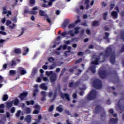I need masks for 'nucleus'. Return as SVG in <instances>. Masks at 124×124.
I'll return each instance as SVG.
<instances>
[{"label": "nucleus", "mask_w": 124, "mask_h": 124, "mask_svg": "<svg viewBox=\"0 0 124 124\" xmlns=\"http://www.w3.org/2000/svg\"><path fill=\"white\" fill-rule=\"evenodd\" d=\"M13 105V102L11 101V102H7L6 103V108L8 109H10V108L12 107Z\"/></svg>", "instance_id": "nucleus-21"}, {"label": "nucleus", "mask_w": 124, "mask_h": 124, "mask_svg": "<svg viewBox=\"0 0 124 124\" xmlns=\"http://www.w3.org/2000/svg\"><path fill=\"white\" fill-rule=\"evenodd\" d=\"M69 23H70V20H69V19L65 20L62 25V28L65 29V28H66L67 26L69 25Z\"/></svg>", "instance_id": "nucleus-11"}, {"label": "nucleus", "mask_w": 124, "mask_h": 124, "mask_svg": "<svg viewBox=\"0 0 124 124\" xmlns=\"http://www.w3.org/2000/svg\"><path fill=\"white\" fill-rule=\"evenodd\" d=\"M74 30H75V31H74L75 34H78V33H79V30H80V28L76 27L75 28Z\"/></svg>", "instance_id": "nucleus-34"}, {"label": "nucleus", "mask_w": 124, "mask_h": 124, "mask_svg": "<svg viewBox=\"0 0 124 124\" xmlns=\"http://www.w3.org/2000/svg\"><path fill=\"white\" fill-rule=\"evenodd\" d=\"M7 68V64L5 63L3 65V69L5 70Z\"/></svg>", "instance_id": "nucleus-56"}, {"label": "nucleus", "mask_w": 124, "mask_h": 124, "mask_svg": "<svg viewBox=\"0 0 124 124\" xmlns=\"http://www.w3.org/2000/svg\"><path fill=\"white\" fill-rule=\"evenodd\" d=\"M33 107L35 109H36L37 110L40 109V106H39L38 105H35V106H34Z\"/></svg>", "instance_id": "nucleus-45"}, {"label": "nucleus", "mask_w": 124, "mask_h": 124, "mask_svg": "<svg viewBox=\"0 0 124 124\" xmlns=\"http://www.w3.org/2000/svg\"><path fill=\"white\" fill-rule=\"evenodd\" d=\"M39 15L40 16H43L44 17H46V18H48V15L45 13V12L40 10L39 12Z\"/></svg>", "instance_id": "nucleus-15"}, {"label": "nucleus", "mask_w": 124, "mask_h": 124, "mask_svg": "<svg viewBox=\"0 0 124 124\" xmlns=\"http://www.w3.org/2000/svg\"><path fill=\"white\" fill-rule=\"evenodd\" d=\"M111 16H113L114 18H117L118 17V13L116 11H113L111 12Z\"/></svg>", "instance_id": "nucleus-29"}, {"label": "nucleus", "mask_w": 124, "mask_h": 124, "mask_svg": "<svg viewBox=\"0 0 124 124\" xmlns=\"http://www.w3.org/2000/svg\"><path fill=\"white\" fill-rule=\"evenodd\" d=\"M110 62L111 64H115L116 62V55L115 54V51H113L111 47H107L104 52H101L100 55L97 57H95V60L92 62V64H95V65H98V62H104L106 58H108L110 56Z\"/></svg>", "instance_id": "nucleus-1"}, {"label": "nucleus", "mask_w": 124, "mask_h": 124, "mask_svg": "<svg viewBox=\"0 0 124 124\" xmlns=\"http://www.w3.org/2000/svg\"><path fill=\"white\" fill-rule=\"evenodd\" d=\"M96 67H95L94 65L90 67V70L93 73H95L96 70L95 68Z\"/></svg>", "instance_id": "nucleus-28"}, {"label": "nucleus", "mask_w": 124, "mask_h": 124, "mask_svg": "<svg viewBox=\"0 0 124 124\" xmlns=\"http://www.w3.org/2000/svg\"><path fill=\"white\" fill-rule=\"evenodd\" d=\"M101 110V106L98 105L95 108L94 113L95 114H97L99 113V111Z\"/></svg>", "instance_id": "nucleus-14"}, {"label": "nucleus", "mask_w": 124, "mask_h": 124, "mask_svg": "<svg viewBox=\"0 0 124 124\" xmlns=\"http://www.w3.org/2000/svg\"><path fill=\"white\" fill-rule=\"evenodd\" d=\"M36 82H37V83H40V82H41V78H38L36 79Z\"/></svg>", "instance_id": "nucleus-63"}, {"label": "nucleus", "mask_w": 124, "mask_h": 124, "mask_svg": "<svg viewBox=\"0 0 124 124\" xmlns=\"http://www.w3.org/2000/svg\"><path fill=\"white\" fill-rule=\"evenodd\" d=\"M83 54H84V52L80 51L78 53V56H83Z\"/></svg>", "instance_id": "nucleus-64"}, {"label": "nucleus", "mask_w": 124, "mask_h": 124, "mask_svg": "<svg viewBox=\"0 0 124 124\" xmlns=\"http://www.w3.org/2000/svg\"><path fill=\"white\" fill-rule=\"evenodd\" d=\"M4 107V104H1L0 105V113H4V110L2 109Z\"/></svg>", "instance_id": "nucleus-27"}, {"label": "nucleus", "mask_w": 124, "mask_h": 124, "mask_svg": "<svg viewBox=\"0 0 124 124\" xmlns=\"http://www.w3.org/2000/svg\"><path fill=\"white\" fill-rule=\"evenodd\" d=\"M23 56H26L27 54H28V52H29V48L28 47L25 46L23 48Z\"/></svg>", "instance_id": "nucleus-18"}, {"label": "nucleus", "mask_w": 124, "mask_h": 124, "mask_svg": "<svg viewBox=\"0 0 124 124\" xmlns=\"http://www.w3.org/2000/svg\"><path fill=\"white\" fill-rule=\"evenodd\" d=\"M56 110L60 113H62V112L63 111V108L60 107H57L56 108Z\"/></svg>", "instance_id": "nucleus-32"}, {"label": "nucleus", "mask_w": 124, "mask_h": 124, "mask_svg": "<svg viewBox=\"0 0 124 124\" xmlns=\"http://www.w3.org/2000/svg\"><path fill=\"white\" fill-rule=\"evenodd\" d=\"M81 84V81L80 80H78L76 82L74 83V88H77V87L80 86Z\"/></svg>", "instance_id": "nucleus-24"}, {"label": "nucleus", "mask_w": 124, "mask_h": 124, "mask_svg": "<svg viewBox=\"0 0 124 124\" xmlns=\"http://www.w3.org/2000/svg\"><path fill=\"white\" fill-rule=\"evenodd\" d=\"M17 72L20 73L21 75H25V74H27V71H26L24 68L21 67L18 68Z\"/></svg>", "instance_id": "nucleus-9"}, {"label": "nucleus", "mask_w": 124, "mask_h": 124, "mask_svg": "<svg viewBox=\"0 0 124 124\" xmlns=\"http://www.w3.org/2000/svg\"><path fill=\"white\" fill-rule=\"evenodd\" d=\"M109 122L111 124H118V118H111L109 120Z\"/></svg>", "instance_id": "nucleus-16"}, {"label": "nucleus", "mask_w": 124, "mask_h": 124, "mask_svg": "<svg viewBox=\"0 0 124 124\" xmlns=\"http://www.w3.org/2000/svg\"><path fill=\"white\" fill-rule=\"evenodd\" d=\"M11 113H15V107H13L11 109Z\"/></svg>", "instance_id": "nucleus-61"}, {"label": "nucleus", "mask_w": 124, "mask_h": 124, "mask_svg": "<svg viewBox=\"0 0 124 124\" xmlns=\"http://www.w3.org/2000/svg\"><path fill=\"white\" fill-rule=\"evenodd\" d=\"M25 121H26L27 123H31V116L30 115H27L25 119Z\"/></svg>", "instance_id": "nucleus-22"}, {"label": "nucleus", "mask_w": 124, "mask_h": 124, "mask_svg": "<svg viewBox=\"0 0 124 124\" xmlns=\"http://www.w3.org/2000/svg\"><path fill=\"white\" fill-rule=\"evenodd\" d=\"M40 88L44 91H47L48 87L46 86V83H43L40 85Z\"/></svg>", "instance_id": "nucleus-13"}, {"label": "nucleus", "mask_w": 124, "mask_h": 124, "mask_svg": "<svg viewBox=\"0 0 124 124\" xmlns=\"http://www.w3.org/2000/svg\"><path fill=\"white\" fill-rule=\"evenodd\" d=\"M25 112L26 114H31V108H26L25 109Z\"/></svg>", "instance_id": "nucleus-39"}, {"label": "nucleus", "mask_w": 124, "mask_h": 124, "mask_svg": "<svg viewBox=\"0 0 124 124\" xmlns=\"http://www.w3.org/2000/svg\"><path fill=\"white\" fill-rule=\"evenodd\" d=\"M68 53H70L71 54H74V52H71V50H68V51H65L64 52V54L65 56H66V57H68V56H69V54H68Z\"/></svg>", "instance_id": "nucleus-31"}, {"label": "nucleus", "mask_w": 124, "mask_h": 124, "mask_svg": "<svg viewBox=\"0 0 124 124\" xmlns=\"http://www.w3.org/2000/svg\"><path fill=\"white\" fill-rule=\"evenodd\" d=\"M92 25L93 27H98L99 26V21L97 20L93 21Z\"/></svg>", "instance_id": "nucleus-20"}, {"label": "nucleus", "mask_w": 124, "mask_h": 124, "mask_svg": "<svg viewBox=\"0 0 124 124\" xmlns=\"http://www.w3.org/2000/svg\"><path fill=\"white\" fill-rule=\"evenodd\" d=\"M120 53H124V45L121 47V49L120 51Z\"/></svg>", "instance_id": "nucleus-62"}, {"label": "nucleus", "mask_w": 124, "mask_h": 124, "mask_svg": "<svg viewBox=\"0 0 124 124\" xmlns=\"http://www.w3.org/2000/svg\"><path fill=\"white\" fill-rule=\"evenodd\" d=\"M41 94L42 95V96H46V92L45 91H42L41 92Z\"/></svg>", "instance_id": "nucleus-51"}, {"label": "nucleus", "mask_w": 124, "mask_h": 124, "mask_svg": "<svg viewBox=\"0 0 124 124\" xmlns=\"http://www.w3.org/2000/svg\"><path fill=\"white\" fill-rule=\"evenodd\" d=\"M107 15H108V13L107 12L103 14V18L104 21H106V20L107 19Z\"/></svg>", "instance_id": "nucleus-33"}, {"label": "nucleus", "mask_w": 124, "mask_h": 124, "mask_svg": "<svg viewBox=\"0 0 124 124\" xmlns=\"http://www.w3.org/2000/svg\"><path fill=\"white\" fill-rule=\"evenodd\" d=\"M105 36L104 37V39H107V41L109 42V38H108V37H109V35H110V33L107 32H105Z\"/></svg>", "instance_id": "nucleus-25"}, {"label": "nucleus", "mask_w": 124, "mask_h": 124, "mask_svg": "<svg viewBox=\"0 0 124 124\" xmlns=\"http://www.w3.org/2000/svg\"><path fill=\"white\" fill-rule=\"evenodd\" d=\"M110 10H113V8H114V7H115V4H110Z\"/></svg>", "instance_id": "nucleus-54"}, {"label": "nucleus", "mask_w": 124, "mask_h": 124, "mask_svg": "<svg viewBox=\"0 0 124 124\" xmlns=\"http://www.w3.org/2000/svg\"><path fill=\"white\" fill-rule=\"evenodd\" d=\"M56 0H48V4L47 5H46V4H43L42 5V7H45V8H46L47 7H51L52 5H53V2H55Z\"/></svg>", "instance_id": "nucleus-6"}, {"label": "nucleus", "mask_w": 124, "mask_h": 124, "mask_svg": "<svg viewBox=\"0 0 124 124\" xmlns=\"http://www.w3.org/2000/svg\"><path fill=\"white\" fill-rule=\"evenodd\" d=\"M0 34H2L3 35H6L7 33H6V32L3 31H0Z\"/></svg>", "instance_id": "nucleus-55"}, {"label": "nucleus", "mask_w": 124, "mask_h": 124, "mask_svg": "<svg viewBox=\"0 0 124 124\" xmlns=\"http://www.w3.org/2000/svg\"><path fill=\"white\" fill-rule=\"evenodd\" d=\"M97 95V92L94 90H93L86 96V99L87 100H93L96 98Z\"/></svg>", "instance_id": "nucleus-2"}, {"label": "nucleus", "mask_w": 124, "mask_h": 124, "mask_svg": "<svg viewBox=\"0 0 124 124\" xmlns=\"http://www.w3.org/2000/svg\"><path fill=\"white\" fill-rule=\"evenodd\" d=\"M14 105L17 106L18 104H19V100L17 98H16L14 100Z\"/></svg>", "instance_id": "nucleus-38"}, {"label": "nucleus", "mask_w": 124, "mask_h": 124, "mask_svg": "<svg viewBox=\"0 0 124 124\" xmlns=\"http://www.w3.org/2000/svg\"><path fill=\"white\" fill-rule=\"evenodd\" d=\"M11 21H10V20H7L6 21V25L7 26H9V25H11Z\"/></svg>", "instance_id": "nucleus-58"}, {"label": "nucleus", "mask_w": 124, "mask_h": 124, "mask_svg": "<svg viewBox=\"0 0 124 124\" xmlns=\"http://www.w3.org/2000/svg\"><path fill=\"white\" fill-rule=\"evenodd\" d=\"M78 73L76 74V75H78V76L80 75V74H81V73H82V70H80V69L78 70Z\"/></svg>", "instance_id": "nucleus-60"}, {"label": "nucleus", "mask_w": 124, "mask_h": 124, "mask_svg": "<svg viewBox=\"0 0 124 124\" xmlns=\"http://www.w3.org/2000/svg\"><path fill=\"white\" fill-rule=\"evenodd\" d=\"M65 71H66V68H64L63 69H62L60 74V77H62V76L63 75V74L64 73V72H65Z\"/></svg>", "instance_id": "nucleus-36"}, {"label": "nucleus", "mask_w": 124, "mask_h": 124, "mask_svg": "<svg viewBox=\"0 0 124 124\" xmlns=\"http://www.w3.org/2000/svg\"><path fill=\"white\" fill-rule=\"evenodd\" d=\"M4 81V78H3V77H1V76H0V84H1Z\"/></svg>", "instance_id": "nucleus-52"}, {"label": "nucleus", "mask_w": 124, "mask_h": 124, "mask_svg": "<svg viewBox=\"0 0 124 124\" xmlns=\"http://www.w3.org/2000/svg\"><path fill=\"white\" fill-rule=\"evenodd\" d=\"M46 75H47V76H50V75H53V71H46Z\"/></svg>", "instance_id": "nucleus-40"}, {"label": "nucleus", "mask_w": 124, "mask_h": 124, "mask_svg": "<svg viewBox=\"0 0 124 124\" xmlns=\"http://www.w3.org/2000/svg\"><path fill=\"white\" fill-rule=\"evenodd\" d=\"M60 96L62 98H66L67 101H70V97L69 96V94H68V93H63L62 92H61Z\"/></svg>", "instance_id": "nucleus-7"}, {"label": "nucleus", "mask_w": 124, "mask_h": 124, "mask_svg": "<svg viewBox=\"0 0 124 124\" xmlns=\"http://www.w3.org/2000/svg\"><path fill=\"white\" fill-rule=\"evenodd\" d=\"M28 95V92H23L19 95L20 100H24Z\"/></svg>", "instance_id": "nucleus-10"}, {"label": "nucleus", "mask_w": 124, "mask_h": 124, "mask_svg": "<svg viewBox=\"0 0 124 124\" xmlns=\"http://www.w3.org/2000/svg\"><path fill=\"white\" fill-rule=\"evenodd\" d=\"M68 28L69 29H72L73 28H75V24H69L68 26Z\"/></svg>", "instance_id": "nucleus-42"}, {"label": "nucleus", "mask_w": 124, "mask_h": 124, "mask_svg": "<svg viewBox=\"0 0 124 124\" xmlns=\"http://www.w3.org/2000/svg\"><path fill=\"white\" fill-rule=\"evenodd\" d=\"M115 75L116 76V77L115 78V80H116L117 83H119L120 82V78H119L117 72L115 73Z\"/></svg>", "instance_id": "nucleus-43"}, {"label": "nucleus", "mask_w": 124, "mask_h": 124, "mask_svg": "<svg viewBox=\"0 0 124 124\" xmlns=\"http://www.w3.org/2000/svg\"><path fill=\"white\" fill-rule=\"evenodd\" d=\"M93 86L97 90L101 89L102 87V82L100 80L97 79L93 82Z\"/></svg>", "instance_id": "nucleus-3"}, {"label": "nucleus", "mask_w": 124, "mask_h": 124, "mask_svg": "<svg viewBox=\"0 0 124 124\" xmlns=\"http://www.w3.org/2000/svg\"><path fill=\"white\" fill-rule=\"evenodd\" d=\"M16 73L17 72L16 70H11L9 71V75H10V76H12V75H14V74H16Z\"/></svg>", "instance_id": "nucleus-26"}, {"label": "nucleus", "mask_w": 124, "mask_h": 124, "mask_svg": "<svg viewBox=\"0 0 124 124\" xmlns=\"http://www.w3.org/2000/svg\"><path fill=\"white\" fill-rule=\"evenodd\" d=\"M20 114H21V110H18L16 115V117H20Z\"/></svg>", "instance_id": "nucleus-53"}, {"label": "nucleus", "mask_w": 124, "mask_h": 124, "mask_svg": "<svg viewBox=\"0 0 124 124\" xmlns=\"http://www.w3.org/2000/svg\"><path fill=\"white\" fill-rule=\"evenodd\" d=\"M3 11L2 12L3 14H7V11H6V7H3Z\"/></svg>", "instance_id": "nucleus-46"}, {"label": "nucleus", "mask_w": 124, "mask_h": 124, "mask_svg": "<svg viewBox=\"0 0 124 124\" xmlns=\"http://www.w3.org/2000/svg\"><path fill=\"white\" fill-rule=\"evenodd\" d=\"M98 75L101 79H105L107 77V72L106 70H99Z\"/></svg>", "instance_id": "nucleus-5"}, {"label": "nucleus", "mask_w": 124, "mask_h": 124, "mask_svg": "<svg viewBox=\"0 0 124 124\" xmlns=\"http://www.w3.org/2000/svg\"><path fill=\"white\" fill-rule=\"evenodd\" d=\"M9 66H12V67H13V66H16L17 65V63H16V62L14 60H12L8 64Z\"/></svg>", "instance_id": "nucleus-19"}, {"label": "nucleus", "mask_w": 124, "mask_h": 124, "mask_svg": "<svg viewBox=\"0 0 124 124\" xmlns=\"http://www.w3.org/2000/svg\"><path fill=\"white\" fill-rule=\"evenodd\" d=\"M8 99V95L7 94H4L2 97L3 101H6Z\"/></svg>", "instance_id": "nucleus-35"}, {"label": "nucleus", "mask_w": 124, "mask_h": 124, "mask_svg": "<svg viewBox=\"0 0 124 124\" xmlns=\"http://www.w3.org/2000/svg\"><path fill=\"white\" fill-rule=\"evenodd\" d=\"M38 92H39V90L38 89H34L33 91V96H36Z\"/></svg>", "instance_id": "nucleus-30"}, {"label": "nucleus", "mask_w": 124, "mask_h": 124, "mask_svg": "<svg viewBox=\"0 0 124 124\" xmlns=\"http://www.w3.org/2000/svg\"><path fill=\"white\" fill-rule=\"evenodd\" d=\"M65 113L68 116H70L71 115V113H70V111L69 110H65Z\"/></svg>", "instance_id": "nucleus-50"}, {"label": "nucleus", "mask_w": 124, "mask_h": 124, "mask_svg": "<svg viewBox=\"0 0 124 124\" xmlns=\"http://www.w3.org/2000/svg\"><path fill=\"white\" fill-rule=\"evenodd\" d=\"M24 13L25 14H31V11H30L29 7L26 6L24 8Z\"/></svg>", "instance_id": "nucleus-17"}, {"label": "nucleus", "mask_w": 124, "mask_h": 124, "mask_svg": "<svg viewBox=\"0 0 124 124\" xmlns=\"http://www.w3.org/2000/svg\"><path fill=\"white\" fill-rule=\"evenodd\" d=\"M56 80H57V75H56V74H53L50 77V81L54 82L56 81Z\"/></svg>", "instance_id": "nucleus-12"}, {"label": "nucleus", "mask_w": 124, "mask_h": 124, "mask_svg": "<svg viewBox=\"0 0 124 124\" xmlns=\"http://www.w3.org/2000/svg\"><path fill=\"white\" fill-rule=\"evenodd\" d=\"M48 97H52V98L50 99L49 100L50 102H53V101H55L56 100V98H57V96H58V93L57 92H55L53 93V92H50L48 94Z\"/></svg>", "instance_id": "nucleus-4"}, {"label": "nucleus", "mask_w": 124, "mask_h": 124, "mask_svg": "<svg viewBox=\"0 0 124 124\" xmlns=\"http://www.w3.org/2000/svg\"><path fill=\"white\" fill-rule=\"evenodd\" d=\"M68 34H70L71 36H75V35L74 33H73V31L72 30H70L67 33L66 31H64L61 33L62 36H65V35H68Z\"/></svg>", "instance_id": "nucleus-8"}, {"label": "nucleus", "mask_w": 124, "mask_h": 124, "mask_svg": "<svg viewBox=\"0 0 124 124\" xmlns=\"http://www.w3.org/2000/svg\"><path fill=\"white\" fill-rule=\"evenodd\" d=\"M82 61H83V59H82V58H79L78 60H77V61L75 62V64H77V63H80V62H82Z\"/></svg>", "instance_id": "nucleus-41"}, {"label": "nucleus", "mask_w": 124, "mask_h": 124, "mask_svg": "<svg viewBox=\"0 0 124 124\" xmlns=\"http://www.w3.org/2000/svg\"><path fill=\"white\" fill-rule=\"evenodd\" d=\"M76 68H77V66L74 67L73 69H70L69 70V72H70L71 73H73L74 69H76Z\"/></svg>", "instance_id": "nucleus-47"}, {"label": "nucleus", "mask_w": 124, "mask_h": 124, "mask_svg": "<svg viewBox=\"0 0 124 124\" xmlns=\"http://www.w3.org/2000/svg\"><path fill=\"white\" fill-rule=\"evenodd\" d=\"M69 88H74V84L73 82H70L69 83Z\"/></svg>", "instance_id": "nucleus-48"}, {"label": "nucleus", "mask_w": 124, "mask_h": 124, "mask_svg": "<svg viewBox=\"0 0 124 124\" xmlns=\"http://www.w3.org/2000/svg\"><path fill=\"white\" fill-rule=\"evenodd\" d=\"M81 22V19H78L75 21V25H77V24L80 23Z\"/></svg>", "instance_id": "nucleus-57"}, {"label": "nucleus", "mask_w": 124, "mask_h": 124, "mask_svg": "<svg viewBox=\"0 0 124 124\" xmlns=\"http://www.w3.org/2000/svg\"><path fill=\"white\" fill-rule=\"evenodd\" d=\"M48 62H54L55 59H54L53 57H50L48 58Z\"/></svg>", "instance_id": "nucleus-49"}, {"label": "nucleus", "mask_w": 124, "mask_h": 124, "mask_svg": "<svg viewBox=\"0 0 124 124\" xmlns=\"http://www.w3.org/2000/svg\"><path fill=\"white\" fill-rule=\"evenodd\" d=\"M73 97L74 99H76V98H77V94L76 93H74L73 94Z\"/></svg>", "instance_id": "nucleus-59"}, {"label": "nucleus", "mask_w": 124, "mask_h": 124, "mask_svg": "<svg viewBox=\"0 0 124 124\" xmlns=\"http://www.w3.org/2000/svg\"><path fill=\"white\" fill-rule=\"evenodd\" d=\"M56 66H57V64H56V63H53L49 66V68L50 69H54Z\"/></svg>", "instance_id": "nucleus-37"}, {"label": "nucleus", "mask_w": 124, "mask_h": 124, "mask_svg": "<svg viewBox=\"0 0 124 124\" xmlns=\"http://www.w3.org/2000/svg\"><path fill=\"white\" fill-rule=\"evenodd\" d=\"M21 52L22 51L21 50V49L19 48H14V53L15 54H21Z\"/></svg>", "instance_id": "nucleus-23"}, {"label": "nucleus", "mask_w": 124, "mask_h": 124, "mask_svg": "<svg viewBox=\"0 0 124 124\" xmlns=\"http://www.w3.org/2000/svg\"><path fill=\"white\" fill-rule=\"evenodd\" d=\"M54 110V105H51L50 106L48 109L49 112H52Z\"/></svg>", "instance_id": "nucleus-44"}]
</instances>
